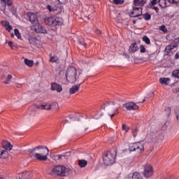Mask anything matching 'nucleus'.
I'll list each match as a JSON object with an SVG mask.
<instances>
[{
    "mask_svg": "<svg viewBox=\"0 0 179 179\" xmlns=\"http://www.w3.org/2000/svg\"><path fill=\"white\" fill-rule=\"evenodd\" d=\"M0 179H3V178H0Z\"/></svg>",
    "mask_w": 179,
    "mask_h": 179,
    "instance_id": "338daca9",
    "label": "nucleus"
},
{
    "mask_svg": "<svg viewBox=\"0 0 179 179\" xmlns=\"http://www.w3.org/2000/svg\"><path fill=\"white\" fill-rule=\"evenodd\" d=\"M175 115H176L177 121L179 123V107L175 109Z\"/></svg>",
    "mask_w": 179,
    "mask_h": 179,
    "instance_id": "4c0bfd02",
    "label": "nucleus"
},
{
    "mask_svg": "<svg viewBox=\"0 0 179 179\" xmlns=\"http://www.w3.org/2000/svg\"><path fill=\"white\" fill-rule=\"evenodd\" d=\"M1 24L3 27H4V29H6V30H7V31H8L9 33H10V31L13 29V27H12V25H10L9 22L8 21H2Z\"/></svg>",
    "mask_w": 179,
    "mask_h": 179,
    "instance_id": "a211bd4d",
    "label": "nucleus"
},
{
    "mask_svg": "<svg viewBox=\"0 0 179 179\" xmlns=\"http://www.w3.org/2000/svg\"><path fill=\"white\" fill-rule=\"evenodd\" d=\"M133 24H136V20H133Z\"/></svg>",
    "mask_w": 179,
    "mask_h": 179,
    "instance_id": "bf43d9fd",
    "label": "nucleus"
},
{
    "mask_svg": "<svg viewBox=\"0 0 179 179\" xmlns=\"http://www.w3.org/2000/svg\"><path fill=\"white\" fill-rule=\"evenodd\" d=\"M33 64H34V62L32 60H29L27 59H24V64H26L29 67H32Z\"/></svg>",
    "mask_w": 179,
    "mask_h": 179,
    "instance_id": "2f4dec72",
    "label": "nucleus"
},
{
    "mask_svg": "<svg viewBox=\"0 0 179 179\" xmlns=\"http://www.w3.org/2000/svg\"><path fill=\"white\" fill-rule=\"evenodd\" d=\"M173 43L174 45H178V44H179V38H175Z\"/></svg>",
    "mask_w": 179,
    "mask_h": 179,
    "instance_id": "37998d69",
    "label": "nucleus"
},
{
    "mask_svg": "<svg viewBox=\"0 0 179 179\" xmlns=\"http://www.w3.org/2000/svg\"><path fill=\"white\" fill-rule=\"evenodd\" d=\"M139 50V48L135 45H130L129 48V52L130 53H134L135 52H137V50Z\"/></svg>",
    "mask_w": 179,
    "mask_h": 179,
    "instance_id": "a878e982",
    "label": "nucleus"
},
{
    "mask_svg": "<svg viewBox=\"0 0 179 179\" xmlns=\"http://www.w3.org/2000/svg\"><path fill=\"white\" fill-rule=\"evenodd\" d=\"M152 9H153L154 10H155L156 13H159V8L158 7H156V6H153L152 7Z\"/></svg>",
    "mask_w": 179,
    "mask_h": 179,
    "instance_id": "49530a36",
    "label": "nucleus"
},
{
    "mask_svg": "<svg viewBox=\"0 0 179 179\" xmlns=\"http://www.w3.org/2000/svg\"><path fill=\"white\" fill-rule=\"evenodd\" d=\"M8 45H12V44H13V41H9L8 43Z\"/></svg>",
    "mask_w": 179,
    "mask_h": 179,
    "instance_id": "13d9d810",
    "label": "nucleus"
},
{
    "mask_svg": "<svg viewBox=\"0 0 179 179\" xmlns=\"http://www.w3.org/2000/svg\"><path fill=\"white\" fill-rule=\"evenodd\" d=\"M45 107V110H58L59 108L58 103L56 102L46 103Z\"/></svg>",
    "mask_w": 179,
    "mask_h": 179,
    "instance_id": "f3484780",
    "label": "nucleus"
},
{
    "mask_svg": "<svg viewBox=\"0 0 179 179\" xmlns=\"http://www.w3.org/2000/svg\"><path fill=\"white\" fill-rule=\"evenodd\" d=\"M14 36H15V35H14L13 34H11V36H12V37H14Z\"/></svg>",
    "mask_w": 179,
    "mask_h": 179,
    "instance_id": "69168bd1",
    "label": "nucleus"
},
{
    "mask_svg": "<svg viewBox=\"0 0 179 179\" xmlns=\"http://www.w3.org/2000/svg\"><path fill=\"white\" fill-rule=\"evenodd\" d=\"M66 80L69 83H74L77 80V69L74 66H71L66 69Z\"/></svg>",
    "mask_w": 179,
    "mask_h": 179,
    "instance_id": "423d86ee",
    "label": "nucleus"
},
{
    "mask_svg": "<svg viewBox=\"0 0 179 179\" xmlns=\"http://www.w3.org/2000/svg\"><path fill=\"white\" fill-rule=\"evenodd\" d=\"M172 76L174 77L175 78L179 79V69L173 71Z\"/></svg>",
    "mask_w": 179,
    "mask_h": 179,
    "instance_id": "473e14b6",
    "label": "nucleus"
},
{
    "mask_svg": "<svg viewBox=\"0 0 179 179\" xmlns=\"http://www.w3.org/2000/svg\"><path fill=\"white\" fill-rule=\"evenodd\" d=\"M142 16H143V19H145V20H150V19H152V15L149 13H145L143 14Z\"/></svg>",
    "mask_w": 179,
    "mask_h": 179,
    "instance_id": "7c9ffc66",
    "label": "nucleus"
},
{
    "mask_svg": "<svg viewBox=\"0 0 179 179\" xmlns=\"http://www.w3.org/2000/svg\"><path fill=\"white\" fill-rule=\"evenodd\" d=\"M33 41H36V39H33V38L29 39V42L31 44H34L33 43Z\"/></svg>",
    "mask_w": 179,
    "mask_h": 179,
    "instance_id": "6e6d98bb",
    "label": "nucleus"
},
{
    "mask_svg": "<svg viewBox=\"0 0 179 179\" xmlns=\"http://www.w3.org/2000/svg\"><path fill=\"white\" fill-rule=\"evenodd\" d=\"M159 30H161V31H164V33H166V31H167V28H166V25H162Z\"/></svg>",
    "mask_w": 179,
    "mask_h": 179,
    "instance_id": "58836bf2",
    "label": "nucleus"
},
{
    "mask_svg": "<svg viewBox=\"0 0 179 179\" xmlns=\"http://www.w3.org/2000/svg\"><path fill=\"white\" fill-rule=\"evenodd\" d=\"M52 174L59 177H66L71 174V169L64 166H57L52 169Z\"/></svg>",
    "mask_w": 179,
    "mask_h": 179,
    "instance_id": "f03ea898",
    "label": "nucleus"
},
{
    "mask_svg": "<svg viewBox=\"0 0 179 179\" xmlns=\"http://www.w3.org/2000/svg\"><path fill=\"white\" fill-rule=\"evenodd\" d=\"M28 16L29 17L31 23L33 24L35 31H36V33H45V29H44V27H43V26L38 23L37 14H34L33 13H28Z\"/></svg>",
    "mask_w": 179,
    "mask_h": 179,
    "instance_id": "f257e3e1",
    "label": "nucleus"
},
{
    "mask_svg": "<svg viewBox=\"0 0 179 179\" xmlns=\"http://www.w3.org/2000/svg\"><path fill=\"white\" fill-rule=\"evenodd\" d=\"M67 156H69L70 153L69 152H66Z\"/></svg>",
    "mask_w": 179,
    "mask_h": 179,
    "instance_id": "e2e57ef3",
    "label": "nucleus"
},
{
    "mask_svg": "<svg viewBox=\"0 0 179 179\" xmlns=\"http://www.w3.org/2000/svg\"><path fill=\"white\" fill-rule=\"evenodd\" d=\"M159 5L160 8L164 9V8H167V3L166 0H159Z\"/></svg>",
    "mask_w": 179,
    "mask_h": 179,
    "instance_id": "cd10ccee",
    "label": "nucleus"
},
{
    "mask_svg": "<svg viewBox=\"0 0 179 179\" xmlns=\"http://www.w3.org/2000/svg\"><path fill=\"white\" fill-rule=\"evenodd\" d=\"M46 9H48L50 13H61V12H62V8L55 6L47 5Z\"/></svg>",
    "mask_w": 179,
    "mask_h": 179,
    "instance_id": "4468645a",
    "label": "nucleus"
},
{
    "mask_svg": "<svg viewBox=\"0 0 179 179\" xmlns=\"http://www.w3.org/2000/svg\"><path fill=\"white\" fill-rule=\"evenodd\" d=\"M131 134H133L134 138H136L137 136L138 129H133V131H131Z\"/></svg>",
    "mask_w": 179,
    "mask_h": 179,
    "instance_id": "ea45409f",
    "label": "nucleus"
},
{
    "mask_svg": "<svg viewBox=\"0 0 179 179\" xmlns=\"http://www.w3.org/2000/svg\"><path fill=\"white\" fill-rule=\"evenodd\" d=\"M177 46L176 45H169L166 46V48H164V52H166V54H169L170 52L174 48H176Z\"/></svg>",
    "mask_w": 179,
    "mask_h": 179,
    "instance_id": "c85d7f7f",
    "label": "nucleus"
},
{
    "mask_svg": "<svg viewBox=\"0 0 179 179\" xmlns=\"http://www.w3.org/2000/svg\"><path fill=\"white\" fill-rule=\"evenodd\" d=\"M173 3H175V5L179 8V0L175 1Z\"/></svg>",
    "mask_w": 179,
    "mask_h": 179,
    "instance_id": "864d4df0",
    "label": "nucleus"
},
{
    "mask_svg": "<svg viewBox=\"0 0 179 179\" xmlns=\"http://www.w3.org/2000/svg\"><path fill=\"white\" fill-rule=\"evenodd\" d=\"M2 147L6 150H11L13 149V145L10 143L7 142L6 141H3Z\"/></svg>",
    "mask_w": 179,
    "mask_h": 179,
    "instance_id": "6ab92c4d",
    "label": "nucleus"
},
{
    "mask_svg": "<svg viewBox=\"0 0 179 179\" xmlns=\"http://www.w3.org/2000/svg\"><path fill=\"white\" fill-rule=\"evenodd\" d=\"M45 150H48V152H49V149L48 148H45Z\"/></svg>",
    "mask_w": 179,
    "mask_h": 179,
    "instance_id": "0e129e2a",
    "label": "nucleus"
},
{
    "mask_svg": "<svg viewBox=\"0 0 179 179\" xmlns=\"http://www.w3.org/2000/svg\"><path fill=\"white\" fill-rule=\"evenodd\" d=\"M10 48L13 50H17L19 49V48H17V46H15V45H11L10 46Z\"/></svg>",
    "mask_w": 179,
    "mask_h": 179,
    "instance_id": "09e8293b",
    "label": "nucleus"
},
{
    "mask_svg": "<svg viewBox=\"0 0 179 179\" xmlns=\"http://www.w3.org/2000/svg\"><path fill=\"white\" fill-rule=\"evenodd\" d=\"M123 107L129 111L138 110L139 108V106L133 102L126 103L123 104Z\"/></svg>",
    "mask_w": 179,
    "mask_h": 179,
    "instance_id": "2eb2a0df",
    "label": "nucleus"
},
{
    "mask_svg": "<svg viewBox=\"0 0 179 179\" xmlns=\"http://www.w3.org/2000/svg\"><path fill=\"white\" fill-rule=\"evenodd\" d=\"M61 3V0H57ZM62 2H68V0H62Z\"/></svg>",
    "mask_w": 179,
    "mask_h": 179,
    "instance_id": "4d7b16f0",
    "label": "nucleus"
},
{
    "mask_svg": "<svg viewBox=\"0 0 179 179\" xmlns=\"http://www.w3.org/2000/svg\"><path fill=\"white\" fill-rule=\"evenodd\" d=\"M149 138L153 143H157L159 141L163 140L162 131L159 129H152L149 133Z\"/></svg>",
    "mask_w": 179,
    "mask_h": 179,
    "instance_id": "0eeeda50",
    "label": "nucleus"
},
{
    "mask_svg": "<svg viewBox=\"0 0 179 179\" xmlns=\"http://www.w3.org/2000/svg\"><path fill=\"white\" fill-rule=\"evenodd\" d=\"M129 150L130 152L142 153L144 151V143L143 142H136L134 143H130Z\"/></svg>",
    "mask_w": 179,
    "mask_h": 179,
    "instance_id": "6e6552de",
    "label": "nucleus"
},
{
    "mask_svg": "<svg viewBox=\"0 0 179 179\" xmlns=\"http://www.w3.org/2000/svg\"><path fill=\"white\" fill-rule=\"evenodd\" d=\"M80 90V85H74L71 87V88L69 89V94H75L78 92H79Z\"/></svg>",
    "mask_w": 179,
    "mask_h": 179,
    "instance_id": "4be33fe9",
    "label": "nucleus"
},
{
    "mask_svg": "<svg viewBox=\"0 0 179 179\" xmlns=\"http://www.w3.org/2000/svg\"><path fill=\"white\" fill-rule=\"evenodd\" d=\"M113 3H115V5H122L124 0H113Z\"/></svg>",
    "mask_w": 179,
    "mask_h": 179,
    "instance_id": "e433bc0d",
    "label": "nucleus"
},
{
    "mask_svg": "<svg viewBox=\"0 0 179 179\" xmlns=\"http://www.w3.org/2000/svg\"><path fill=\"white\" fill-rule=\"evenodd\" d=\"M48 26L55 27L56 26H62L64 24V19L61 17H50L48 18Z\"/></svg>",
    "mask_w": 179,
    "mask_h": 179,
    "instance_id": "1a4fd4ad",
    "label": "nucleus"
},
{
    "mask_svg": "<svg viewBox=\"0 0 179 179\" xmlns=\"http://www.w3.org/2000/svg\"><path fill=\"white\" fill-rule=\"evenodd\" d=\"M87 165V161L85 159L78 161V166H80V168H85Z\"/></svg>",
    "mask_w": 179,
    "mask_h": 179,
    "instance_id": "bb28decb",
    "label": "nucleus"
},
{
    "mask_svg": "<svg viewBox=\"0 0 179 179\" xmlns=\"http://www.w3.org/2000/svg\"><path fill=\"white\" fill-rule=\"evenodd\" d=\"M144 177L146 178H149L153 174V168L150 165L147 164L144 167Z\"/></svg>",
    "mask_w": 179,
    "mask_h": 179,
    "instance_id": "f8f14e48",
    "label": "nucleus"
},
{
    "mask_svg": "<svg viewBox=\"0 0 179 179\" xmlns=\"http://www.w3.org/2000/svg\"><path fill=\"white\" fill-rule=\"evenodd\" d=\"M124 179H142V178L139 173L134 172L133 176L129 175L128 177L125 178Z\"/></svg>",
    "mask_w": 179,
    "mask_h": 179,
    "instance_id": "5701e85b",
    "label": "nucleus"
},
{
    "mask_svg": "<svg viewBox=\"0 0 179 179\" xmlns=\"http://www.w3.org/2000/svg\"><path fill=\"white\" fill-rule=\"evenodd\" d=\"M122 130H124L125 132H128L129 130V127H127L126 124H122Z\"/></svg>",
    "mask_w": 179,
    "mask_h": 179,
    "instance_id": "a19ab883",
    "label": "nucleus"
},
{
    "mask_svg": "<svg viewBox=\"0 0 179 179\" xmlns=\"http://www.w3.org/2000/svg\"><path fill=\"white\" fill-rule=\"evenodd\" d=\"M115 150L106 152L105 155H103V157H102V161L103 162V164H105L106 166L113 165V164L115 163Z\"/></svg>",
    "mask_w": 179,
    "mask_h": 179,
    "instance_id": "7ed1b4c3",
    "label": "nucleus"
},
{
    "mask_svg": "<svg viewBox=\"0 0 179 179\" xmlns=\"http://www.w3.org/2000/svg\"><path fill=\"white\" fill-rule=\"evenodd\" d=\"M171 82V79L169 78H159V83L164 85H169L170 83Z\"/></svg>",
    "mask_w": 179,
    "mask_h": 179,
    "instance_id": "412c9836",
    "label": "nucleus"
},
{
    "mask_svg": "<svg viewBox=\"0 0 179 179\" xmlns=\"http://www.w3.org/2000/svg\"><path fill=\"white\" fill-rule=\"evenodd\" d=\"M77 120H78L77 117L73 115H71L69 116H67L66 117H64L65 123H70Z\"/></svg>",
    "mask_w": 179,
    "mask_h": 179,
    "instance_id": "aec40b11",
    "label": "nucleus"
},
{
    "mask_svg": "<svg viewBox=\"0 0 179 179\" xmlns=\"http://www.w3.org/2000/svg\"><path fill=\"white\" fill-rule=\"evenodd\" d=\"M13 78V76L11 75H8L6 77V80L3 82V83H4L5 85H8L9 84V81Z\"/></svg>",
    "mask_w": 179,
    "mask_h": 179,
    "instance_id": "c9c22d12",
    "label": "nucleus"
},
{
    "mask_svg": "<svg viewBox=\"0 0 179 179\" xmlns=\"http://www.w3.org/2000/svg\"><path fill=\"white\" fill-rule=\"evenodd\" d=\"M143 41L144 43H145V44H147L148 45H149V44H150V39L147 36H144L143 37Z\"/></svg>",
    "mask_w": 179,
    "mask_h": 179,
    "instance_id": "72a5a7b5",
    "label": "nucleus"
},
{
    "mask_svg": "<svg viewBox=\"0 0 179 179\" xmlns=\"http://www.w3.org/2000/svg\"><path fill=\"white\" fill-rule=\"evenodd\" d=\"M178 92H179V87H178Z\"/></svg>",
    "mask_w": 179,
    "mask_h": 179,
    "instance_id": "774afa93",
    "label": "nucleus"
},
{
    "mask_svg": "<svg viewBox=\"0 0 179 179\" xmlns=\"http://www.w3.org/2000/svg\"><path fill=\"white\" fill-rule=\"evenodd\" d=\"M32 177V173L31 172H22V178L20 179H30Z\"/></svg>",
    "mask_w": 179,
    "mask_h": 179,
    "instance_id": "b1692460",
    "label": "nucleus"
},
{
    "mask_svg": "<svg viewBox=\"0 0 179 179\" xmlns=\"http://www.w3.org/2000/svg\"><path fill=\"white\" fill-rule=\"evenodd\" d=\"M115 106V103L113 101L106 103L104 107H101L102 109L105 110L106 114H108V117L113 118L116 114H118V109L114 108L113 106Z\"/></svg>",
    "mask_w": 179,
    "mask_h": 179,
    "instance_id": "20e7f679",
    "label": "nucleus"
},
{
    "mask_svg": "<svg viewBox=\"0 0 179 179\" xmlns=\"http://www.w3.org/2000/svg\"><path fill=\"white\" fill-rule=\"evenodd\" d=\"M96 34H98L99 36H101V31H100L99 29H96L95 31Z\"/></svg>",
    "mask_w": 179,
    "mask_h": 179,
    "instance_id": "8fccbe9b",
    "label": "nucleus"
},
{
    "mask_svg": "<svg viewBox=\"0 0 179 179\" xmlns=\"http://www.w3.org/2000/svg\"><path fill=\"white\" fill-rule=\"evenodd\" d=\"M143 9L142 7H134L133 9L130 10V17H140V16H142L143 15Z\"/></svg>",
    "mask_w": 179,
    "mask_h": 179,
    "instance_id": "9b49d317",
    "label": "nucleus"
},
{
    "mask_svg": "<svg viewBox=\"0 0 179 179\" xmlns=\"http://www.w3.org/2000/svg\"><path fill=\"white\" fill-rule=\"evenodd\" d=\"M142 17H138V20H142Z\"/></svg>",
    "mask_w": 179,
    "mask_h": 179,
    "instance_id": "680f3d73",
    "label": "nucleus"
},
{
    "mask_svg": "<svg viewBox=\"0 0 179 179\" xmlns=\"http://www.w3.org/2000/svg\"><path fill=\"white\" fill-rule=\"evenodd\" d=\"M12 0H0V10H2L5 13L6 9V5L8 6H12Z\"/></svg>",
    "mask_w": 179,
    "mask_h": 179,
    "instance_id": "ddd939ff",
    "label": "nucleus"
},
{
    "mask_svg": "<svg viewBox=\"0 0 179 179\" xmlns=\"http://www.w3.org/2000/svg\"><path fill=\"white\" fill-rule=\"evenodd\" d=\"M45 110V104L32 105L29 108L28 114L30 117H35L36 115L37 110Z\"/></svg>",
    "mask_w": 179,
    "mask_h": 179,
    "instance_id": "9d476101",
    "label": "nucleus"
},
{
    "mask_svg": "<svg viewBox=\"0 0 179 179\" xmlns=\"http://www.w3.org/2000/svg\"><path fill=\"white\" fill-rule=\"evenodd\" d=\"M164 110L166 112V114L168 115H170L171 113V108H170V107L166 108Z\"/></svg>",
    "mask_w": 179,
    "mask_h": 179,
    "instance_id": "79ce46f5",
    "label": "nucleus"
},
{
    "mask_svg": "<svg viewBox=\"0 0 179 179\" xmlns=\"http://www.w3.org/2000/svg\"><path fill=\"white\" fill-rule=\"evenodd\" d=\"M148 0H134V5H140V6H143L146 3Z\"/></svg>",
    "mask_w": 179,
    "mask_h": 179,
    "instance_id": "393cba45",
    "label": "nucleus"
},
{
    "mask_svg": "<svg viewBox=\"0 0 179 179\" xmlns=\"http://www.w3.org/2000/svg\"><path fill=\"white\" fill-rule=\"evenodd\" d=\"M50 89L52 91H57L58 93L62 91V87L56 83H52V84H50Z\"/></svg>",
    "mask_w": 179,
    "mask_h": 179,
    "instance_id": "dca6fc26",
    "label": "nucleus"
},
{
    "mask_svg": "<svg viewBox=\"0 0 179 179\" xmlns=\"http://www.w3.org/2000/svg\"><path fill=\"white\" fill-rule=\"evenodd\" d=\"M159 3V0H152L151 5H157Z\"/></svg>",
    "mask_w": 179,
    "mask_h": 179,
    "instance_id": "a18cd8bd",
    "label": "nucleus"
},
{
    "mask_svg": "<svg viewBox=\"0 0 179 179\" xmlns=\"http://www.w3.org/2000/svg\"><path fill=\"white\" fill-rule=\"evenodd\" d=\"M155 5H152V1L150 3L148 6H147V8H149L150 9H152Z\"/></svg>",
    "mask_w": 179,
    "mask_h": 179,
    "instance_id": "3c124183",
    "label": "nucleus"
},
{
    "mask_svg": "<svg viewBox=\"0 0 179 179\" xmlns=\"http://www.w3.org/2000/svg\"><path fill=\"white\" fill-rule=\"evenodd\" d=\"M136 43H131V45H136Z\"/></svg>",
    "mask_w": 179,
    "mask_h": 179,
    "instance_id": "052dcab7",
    "label": "nucleus"
},
{
    "mask_svg": "<svg viewBox=\"0 0 179 179\" xmlns=\"http://www.w3.org/2000/svg\"><path fill=\"white\" fill-rule=\"evenodd\" d=\"M6 151H3V150H1V149H0V158L1 159H2L3 158V154L4 153H6Z\"/></svg>",
    "mask_w": 179,
    "mask_h": 179,
    "instance_id": "de8ad7c7",
    "label": "nucleus"
},
{
    "mask_svg": "<svg viewBox=\"0 0 179 179\" xmlns=\"http://www.w3.org/2000/svg\"><path fill=\"white\" fill-rule=\"evenodd\" d=\"M146 52V49H145L144 46H140V52L143 54Z\"/></svg>",
    "mask_w": 179,
    "mask_h": 179,
    "instance_id": "c03bdc74",
    "label": "nucleus"
},
{
    "mask_svg": "<svg viewBox=\"0 0 179 179\" xmlns=\"http://www.w3.org/2000/svg\"><path fill=\"white\" fill-rule=\"evenodd\" d=\"M50 62L58 64L59 63V58L57 56L50 57Z\"/></svg>",
    "mask_w": 179,
    "mask_h": 179,
    "instance_id": "c756f323",
    "label": "nucleus"
},
{
    "mask_svg": "<svg viewBox=\"0 0 179 179\" xmlns=\"http://www.w3.org/2000/svg\"><path fill=\"white\" fill-rule=\"evenodd\" d=\"M169 3H174L176 2V0H167Z\"/></svg>",
    "mask_w": 179,
    "mask_h": 179,
    "instance_id": "5fc2aeb1",
    "label": "nucleus"
},
{
    "mask_svg": "<svg viewBox=\"0 0 179 179\" xmlns=\"http://www.w3.org/2000/svg\"><path fill=\"white\" fill-rule=\"evenodd\" d=\"M14 33H15V36H16V37H17V38H19L20 40V38H22V35L20 34L19 29H15Z\"/></svg>",
    "mask_w": 179,
    "mask_h": 179,
    "instance_id": "f704fd0d",
    "label": "nucleus"
},
{
    "mask_svg": "<svg viewBox=\"0 0 179 179\" xmlns=\"http://www.w3.org/2000/svg\"><path fill=\"white\" fill-rule=\"evenodd\" d=\"M44 146H36L33 149L29 150V156H30L31 158H35L38 161H45V156L41 155V154H39L38 152H36V150H38L40 149H44Z\"/></svg>",
    "mask_w": 179,
    "mask_h": 179,
    "instance_id": "39448f33",
    "label": "nucleus"
},
{
    "mask_svg": "<svg viewBox=\"0 0 179 179\" xmlns=\"http://www.w3.org/2000/svg\"><path fill=\"white\" fill-rule=\"evenodd\" d=\"M123 56L125 57V58H127V59H129V56L127 53H123Z\"/></svg>",
    "mask_w": 179,
    "mask_h": 179,
    "instance_id": "603ef678",
    "label": "nucleus"
}]
</instances>
